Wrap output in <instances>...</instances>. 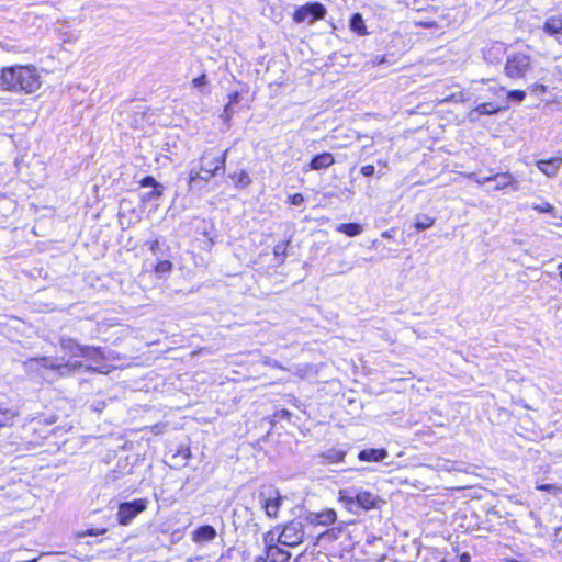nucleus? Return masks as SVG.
Segmentation results:
<instances>
[{
    "instance_id": "obj_51",
    "label": "nucleus",
    "mask_w": 562,
    "mask_h": 562,
    "mask_svg": "<svg viewBox=\"0 0 562 562\" xmlns=\"http://www.w3.org/2000/svg\"><path fill=\"white\" fill-rule=\"evenodd\" d=\"M246 175L244 170L240 171V179Z\"/></svg>"
},
{
    "instance_id": "obj_16",
    "label": "nucleus",
    "mask_w": 562,
    "mask_h": 562,
    "mask_svg": "<svg viewBox=\"0 0 562 562\" xmlns=\"http://www.w3.org/2000/svg\"><path fill=\"white\" fill-rule=\"evenodd\" d=\"M59 346L63 352L71 358H82L83 346L79 344L76 339L61 336L59 338Z\"/></svg>"
},
{
    "instance_id": "obj_3",
    "label": "nucleus",
    "mask_w": 562,
    "mask_h": 562,
    "mask_svg": "<svg viewBox=\"0 0 562 562\" xmlns=\"http://www.w3.org/2000/svg\"><path fill=\"white\" fill-rule=\"evenodd\" d=\"M31 364H36L37 367L45 368L57 372L60 376L70 375L75 372L81 371H97L92 366H87L82 361H64V359L53 358V357H41L30 360Z\"/></svg>"
},
{
    "instance_id": "obj_25",
    "label": "nucleus",
    "mask_w": 562,
    "mask_h": 562,
    "mask_svg": "<svg viewBox=\"0 0 562 562\" xmlns=\"http://www.w3.org/2000/svg\"><path fill=\"white\" fill-rule=\"evenodd\" d=\"M349 27L352 32L358 35L367 34V29L364 24V20L360 13H353L349 21Z\"/></svg>"
},
{
    "instance_id": "obj_31",
    "label": "nucleus",
    "mask_w": 562,
    "mask_h": 562,
    "mask_svg": "<svg viewBox=\"0 0 562 562\" xmlns=\"http://www.w3.org/2000/svg\"><path fill=\"white\" fill-rule=\"evenodd\" d=\"M525 98H526V92L524 90H519V89L510 90L507 92L505 103H507L508 105H509V102L520 103L525 100Z\"/></svg>"
},
{
    "instance_id": "obj_44",
    "label": "nucleus",
    "mask_w": 562,
    "mask_h": 562,
    "mask_svg": "<svg viewBox=\"0 0 562 562\" xmlns=\"http://www.w3.org/2000/svg\"><path fill=\"white\" fill-rule=\"evenodd\" d=\"M446 100L447 101H454V102H464L465 98H464V94L462 92H459V93L452 94L451 97L447 98Z\"/></svg>"
},
{
    "instance_id": "obj_2",
    "label": "nucleus",
    "mask_w": 562,
    "mask_h": 562,
    "mask_svg": "<svg viewBox=\"0 0 562 562\" xmlns=\"http://www.w3.org/2000/svg\"><path fill=\"white\" fill-rule=\"evenodd\" d=\"M339 501L342 502L350 512L357 513L359 509L369 510L375 508L379 497L368 491L352 486L339 491Z\"/></svg>"
},
{
    "instance_id": "obj_36",
    "label": "nucleus",
    "mask_w": 562,
    "mask_h": 562,
    "mask_svg": "<svg viewBox=\"0 0 562 562\" xmlns=\"http://www.w3.org/2000/svg\"><path fill=\"white\" fill-rule=\"evenodd\" d=\"M192 83L194 88L202 90V88L207 85L206 75L202 74L199 77L194 78Z\"/></svg>"
},
{
    "instance_id": "obj_50",
    "label": "nucleus",
    "mask_w": 562,
    "mask_h": 562,
    "mask_svg": "<svg viewBox=\"0 0 562 562\" xmlns=\"http://www.w3.org/2000/svg\"><path fill=\"white\" fill-rule=\"evenodd\" d=\"M7 409H0V419H3V413L5 412Z\"/></svg>"
},
{
    "instance_id": "obj_34",
    "label": "nucleus",
    "mask_w": 562,
    "mask_h": 562,
    "mask_svg": "<svg viewBox=\"0 0 562 562\" xmlns=\"http://www.w3.org/2000/svg\"><path fill=\"white\" fill-rule=\"evenodd\" d=\"M538 491H542V492H547V493H551V494H557L558 492L561 491V488L555 485V484H539L537 485L536 487Z\"/></svg>"
},
{
    "instance_id": "obj_7",
    "label": "nucleus",
    "mask_w": 562,
    "mask_h": 562,
    "mask_svg": "<svg viewBox=\"0 0 562 562\" xmlns=\"http://www.w3.org/2000/svg\"><path fill=\"white\" fill-rule=\"evenodd\" d=\"M147 498H136L119 504L116 521L120 526H128L132 521L148 507Z\"/></svg>"
},
{
    "instance_id": "obj_27",
    "label": "nucleus",
    "mask_w": 562,
    "mask_h": 562,
    "mask_svg": "<svg viewBox=\"0 0 562 562\" xmlns=\"http://www.w3.org/2000/svg\"><path fill=\"white\" fill-rule=\"evenodd\" d=\"M435 224V218L427 214H417L414 218V227L417 232L425 231Z\"/></svg>"
},
{
    "instance_id": "obj_46",
    "label": "nucleus",
    "mask_w": 562,
    "mask_h": 562,
    "mask_svg": "<svg viewBox=\"0 0 562 562\" xmlns=\"http://www.w3.org/2000/svg\"><path fill=\"white\" fill-rule=\"evenodd\" d=\"M179 454H181L186 460L189 459L191 456L189 448H183L179 450Z\"/></svg>"
},
{
    "instance_id": "obj_15",
    "label": "nucleus",
    "mask_w": 562,
    "mask_h": 562,
    "mask_svg": "<svg viewBox=\"0 0 562 562\" xmlns=\"http://www.w3.org/2000/svg\"><path fill=\"white\" fill-rule=\"evenodd\" d=\"M215 175L210 170H202L200 167L191 168L189 172L190 190H202Z\"/></svg>"
},
{
    "instance_id": "obj_47",
    "label": "nucleus",
    "mask_w": 562,
    "mask_h": 562,
    "mask_svg": "<svg viewBox=\"0 0 562 562\" xmlns=\"http://www.w3.org/2000/svg\"><path fill=\"white\" fill-rule=\"evenodd\" d=\"M420 25L424 27H427V29H431V27H435L437 25V23L435 21H428V22H422Z\"/></svg>"
},
{
    "instance_id": "obj_14",
    "label": "nucleus",
    "mask_w": 562,
    "mask_h": 562,
    "mask_svg": "<svg viewBox=\"0 0 562 562\" xmlns=\"http://www.w3.org/2000/svg\"><path fill=\"white\" fill-rule=\"evenodd\" d=\"M508 109V104H496L493 102H483L477 104L468 113L471 122H477L481 115H494Z\"/></svg>"
},
{
    "instance_id": "obj_17",
    "label": "nucleus",
    "mask_w": 562,
    "mask_h": 562,
    "mask_svg": "<svg viewBox=\"0 0 562 562\" xmlns=\"http://www.w3.org/2000/svg\"><path fill=\"white\" fill-rule=\"evenodd\" d=\"M492 182H494L493 190H504L508 187H510L513 191L519 189V182L515 180L514 176L509 172L494 175Z\"/></svg>"
},
{
    "instance_id": "obj_1",
    "label": "nucleus",
    "mask_w": 562,
    "mask_h": 562,
    "mask_svg": "<svg viewBox=\"0 0 562 562\" xmlns=\"http://www.w3.org/2000/svg\"><path fill=\"white\" fill-rule=\"evenodd\" d=\"M41 77L32 65L3 67L0 71V89L10 92L33 93L41 87Z\"/></svg>"
},
{
    "instance_id": "obj_10",
    "label": "nucleus",
    "mask_w": 562,
    "mask_h": 562,
    "mask_svg": "<svg viewBox=\"0 0 562 562\" xmlns=\"http://www.w3.org/2000/svg\"><path fill=\"white\" fill-rule=\"evenodd\" d=\"M290 240H283L274 245L271 249L268 247L260 254V260L262 263H267L268 267L277 268L281 266L286 257V248Z\"/></svg>"
},
{
    "instance_id": "obj_38",
    "label": "nucleus",
    "mask_w": 562,
    "mask_h": 562,
    "mask_svg": "<svg viewBox=\"0 0 562 562\" xmlns=\"http://www.w3.org/2000/svg\"><path fill=\"white\" fill-rule=\"evenodd\" d=\"M554 546L562 549V526L554 529Z\"/></svg>"
},
{
    "instance_id": "obj_12",
    "label": "nucleus",
    "mask_w": 562,
    "mask_h": 562,
    "mask_svg": "<svg viewBox=\"0 0 562 562\" xmlns=\"http://www.w3.org/2000/svg\"><path fill=\"white\" fill-rule=\"evenodd\" d=\"M225 154L220 150L205 151L200 159L202 170H210L216 176L224 168Z\"/></svg>"
},
{
    "instance_id": "obj_28",
    "label": "nucleus",
    "mask_w": 562,
    "mask_h": 562,
    "mask_svg": "<svg viewBox=\"0 0 562 562\" xmlns=\"http://www.w3.org/2000/svg\"><path fill=\"white\" fill-rule=\"evenodd\" d=\"M248 363H251L252 368H255L257 363L262 367H273L276 364L257 351H248Z\"/></svg>"
},
{
    "instance_id": "obj_26",
    "label": "nucleus",
    "mask_w": 562,
    "mask_h": 562,
    "mask_svg": "<svg viewBox=\"0 0 562 562\" xmlns=\"http://www.w3.org/2000/svg\"><path fill=\"white\" fill-rule=\"evenodd\" d=\"M346 452L339 449H329L321 454V458L325 460L324 463H338L344 461Z\"/></svg>"
},
{
    "instance_id": "obj_35",
    "label": "nucleus",
    "mask_w": 562,
    "mask_h": 562,
    "mask_svg": "<svg viewBox=\"0 0 562 562\" xmlns=\"http://www.w3.org/2000/svg\"><path fill=\"white\" fill-rule=\"evenodd\" d=\"M533 210L540 213H553L554 206L548 202H542L541 204L533 205Z\"/></svg>"
},
{
    "instance_id": "obj_13",
    "label": "nucleus",
    "mask_w": 562,
    "mask_h": 562,
    "mask_svg": "<svg viewBox=\"0 0 562 562\" xmlns=\"http://www.w3.org/2000/svg\"><path fill=\"white\" fill-rule=\"evenodd\" d=\"M139 186L142 188H150L149 191L140 194V201L143 203L157 201L164 193V186L160 182H158L153 176H145L139 181Z\"/></svg>"
},
{
    "instance_id": "obj_37",
    "label": "nucleus",
    "mask_w": 562,
    "mask_h": 562,
    "mask_svg": "<svg viewBox=\"0 0 562 562\" xmlns=\"http://www.w3.org/2000/svg\"><path fill=\"white\" fill-rule=\"evenodd\" d=\"M530 92L536 95H541L547 92V87L541 83H535L530 87Z\"/></svg>"
},
{
    "instance_id": "obj_22",
    "label": "nucleus",
    "mask_w": 562,
    "mask_h": 562,
    "mask_svg": "<svg viewBox=\"0 0 562 562\" xmlns=\"http://www.w3.org/2000/svg\"><path fill=\"white\" fill-rule=\"evenodd\" d=\"M82 358L92 362L93 364H100L104 360V352L101 347L85 345Z\"/></svg>"
},
{
    "instance_id": "obj_19",
    "label": "nucleus",
    "mask_w": 562,
    "mask_h": 562,
    "mask_svg": "<svg viewBox=\"0 0 562 562\" xmlns=\"http://www.w3.org/2000/svg\"><path fill=\"white\" fill-rule=\"evenodd\" d=\"M335 164V158L330 153L324 151L322 154L315 155L310 164V170H322L330 167Z\"/></svg>"
},
{
    "instance_id": "obj_33",
    "label": "nucleus",
    "mask_w": 562,
    "mask_h": 562,
    "mask_svg": "<svg viewBox=\"0 0 562 562\" xmlns=\"http://www.w3.org/2000/svg\"><path fill=\"white\" fill-rule=\"evenodd\" d=\"M148 244H149V250L155 257L159 258L162 256L161 245H160V240L158 238H156L155 240H153Z\"/></svg>"
},
{
    "instance_id": "obj_18",
    "label": "nucleus",
    "mask_w": 562,
    "mask_h": 562,
    "mask_svg": "<svg viewBox=\"0 0 562 562\" xmlns=\"http://www.w3.org/2000/svg\"><path fill=\"white\" fill-rule=\"evenodd\" d=\"M389 453L384 448H369L360 450L358 459L363 462H380L387 458Z\"/></svg>"
},
{
    "instance_id": "obj_20",
    "label": "nucleus",
    "mask_w": 562,
    "mask_h": 562,
    "mask_svg": "<svg viewBox=\"0 0 562 562\" xmlns=\"http://www.w3.org/2000/svg\"><path fill=\"white\" fill-rule=\"evenodd\" d=\"M216 537V530L211 525H203L196 528L192 533V540L196 543L212 541Z\"/></svg>"
},
{
    "instance_id": "obj_42",
    "label": "nucleus",
    "mask_w": 562,
    "mask_h": 562,
    "mask_svg": "<svg viewBox=\"0 0 562 562\" xmlns=\"http://www.w3.org/2000/svg\"><path fill=\"white\" fill-rule=\"evenodd\" d=\"M231 100L228 104L225 106V113L228 115L233 110V103L239 98V94L236 92L234 95H229Z\"/></svg>"
},
{
    "instance_id": "obj_9",
    "label": "nucleus",
    "mask_w": 562,
    "mask_h": 562,
    "mask_svg": "<svg viewBox=\"0 0 562 562\" xmlns=\"http://www.w3.org/2000/svg\"><path fill=\"white\" fill-rule=\"evenodd\" d=\"M266 552L265 557H258L255 562H289L291 553L273 543L274 533L268 532L265 535Z\"/></svg>"
},
{
    "instance_id": "obj_24",
    "label": "nucleus",
    "mask_w": 562,
    "mask_h": 562,
    "mask_svg": "<svg viewBox=\"0 0 562 562\" xmlns=\"http://www.w3.org/2000/svg\"><path fill=\"white\" fill-rule=\"evenodd\" d=\"M336 231L349 237H356L362 233L363 228L359 223H342L336 227Z\"/></svg>"
},
{
    "instance_id": "obj_21",
    "label": "nucleus",
    "mask_w": 562,
    "mask_h": 562,
    "mask_svg": "<svg viewBox=\"0 0 562 562\" xmlns=\"http://www.w3.org/2000/svg\"><path fill=\"white\" fill-rule=\"evenodd\" d=\"M561 164H562V158H552V159H548V160H539L537 162V167L546 176L555 177L560 169Z\"/></svg>"
},
{
    "instance_id": "obj_45",
    "label": "nucleus",
    "mask_w": 562,
    "mask_h": 562,
    "mask_svg": "<svg viewBox=\"0 0 562 562\" xmlns=\"http://www.w3.org/2000/svg\"><path fill=\"white\" fill-rule=\"evenodd\" d=\"M457 559H458V561H453V562H470L471 557L469 553H462L461 555L456 557L454 560H457Z\"/></svg>"
},
{
    "instance_id": "obj_40",
    "label": "nucleus",
    "mask_w": 562,
    "mask_h": 562,
    "mask_svg": "<svg viewBox=\"0 0 562 562\" xmlns=\"http://www.w3.org/2000/svg\"><path fill=\"white\" fill-rule=\"evenodd\" d=\"M14 417V413L11 412L10 409H7L4 413H3V419H0V428L4 427L8 425V423L13 419Z\"/></svg>"
},
{
    "instance_id": "obj_30",
    "label": "nucleus",
    "mask_w": 562,
    "mask_h": 562,
    "mask_svg": "<svg viewBox=\"0 0 562 562\" xmlns=\"http://www.w3.org/2000/svg\"><path fill=\"white\" fill-rule=\"evenodd\" d=\"M291 416H292V413L290 411H288L285 408L278 409L272 414L270 423L272 425H277L283 420L290 423Z\"/></svg>"
},
{
    "instance_id": "obj_48",
    "label": "nucleus",
    "mask_w": 562,
    "mask_h": 562,
    "mask_svg": "<svg viewBox=\"0 0 562 562\" xmlns=\"http://www.w3.org/2000/svg\"><path fill=\"white\" fill-rule=\"evenodd\" d=\"M492 180H493V176L482 177V178L477 179V182L481 183V184H484V183H487V182H492Z\"/></svg>"
},
{
    "instance_id": "obj_11",
    "label": "nucleus",
    "mask_w": 562,
    "mask_h": 562,
    "mask_svg": "<svg viewBox=\"0 0 562 562\" xmlns=\"http://www.w3.org/2000/svg\"><path fill=\"white\" fill-rule=\"evenodd\" d=\"M304 521H306L307 527H328L333 525L337 519V514L334 509L327 508L322 512H308L302 515Z\"/></svg>"
},
{
    "instance_id": "obj_39",
    "label": "nucleus",
    "mask_w": 562,
    "mask_h": 562,
    "mask_svg": "<svg viewBox=\"0 0 562 562\" xmlns=\"http://www.w3.org/2000/svg\"><path fill=\"white\" fill-rule=\"evenodd\" d=\"M290 203L295 206L302 205L304 196L301 193H295L289 196Z\"/></svg>"
},
{
    "instance_id": "obj_6",
    "label": "nucleus",
    "mask_w": 562,
    "mask_h": 562,
    "mask_svg": "<svg viewBox=\"0 0 562 562\" xmlns=\"http://www.w3.org/2000/svg\"><path fill=\"white\" fill-rule=\"evenodd\" d=\"M531 68V57L526 53L517 52L507 57L504 72L508 78L520 79L525 78Z\"/></svg>"
},
{
    "instance_id": "obj_29",
    "label": "nucleus",
    "mask_w": 562,
    "mask_h": 562,
    "mask_svg": "<svg viewBox=\"0 0 562 562\" xmlns=\"http://www.w3.org/2000/svg\"><path fill=\"white\" fill-rule=\"evenodd\" d=\"M504 46L502 43H496L493 46H491L485 53L484 57L487 61L491 63H497L498 61V55L504 53Z\"/></svg>"
},
{
    "instance_id": "obj_43",
    "label": "nucleus",
    "mask_w": 562,
    "mask_h": 562,
    "mask_svg": "<svg viewBox=\"0 0 562 562\" xmlns=\"http://www.w3.org/2000/svg\"><path fill=\"white\" fill-rule=\"evenodd\" d=\"M105 531H106V529H104V528H102V529L90 528V529L86 530L82 533V536H99V535H103Z\"/></svg>"
},
{
    "instance_id": "obj_8",
    "label": "nucleus",
    "mask_w": 562,
    "mask_h": 562,
    "mask_svg": "<svg viewBox=\"0 0 562 562\" xmlns=\"http://www.w3.org/2000/svg\"><path fill=\"white\" fill-rule=\"evenodd\" d=\"M326 13L327 10L321 2H307L294 11L293 20L296 23L306 22L311 25L318 20H323Z\"/></svg>"
},
{
    "instance_id": "obj_23",
    "label": "nucleus",
    "mask_w": 562,
    "mask_h": 562,
    "mask_svg": "<svg viewBox=\"0 0 562 562\" xmlns=\"http://www.w3.org/2000/svg\"><path fill=\"white\" fill-rule=\"evenodd\" d=\"M543 31L548 35H562V16H550L543 24Z\"/></svg>"
},
{
    "instance_id": "obj_49",
    "label": "nucleus",
    "mask_w": 562,
    "mask_h": 562,
    "mask_svg": "<svg viewBox=\"0 0 562 562\" xmlns=\"http://www.w3.org/2000/svg\"><path fill=\"white\" fill-rule=\"evenodd\" d=\"M328 533H329L328 531L319 532V533L317 535V540H321V539H323V538L327 537V536H328Z\"/></svg>"
},
{
    "instance_id": "obj_5",
    "label": "nucleus",
    "mask_w": 562,
    "mask_h": 562,
    "mask_svg": "<svg viewBox=\"0 0 562 562\" xmlns=\"http://www.w3.org/2000/svg\"><path fill=\"white\" fill-rule=\"evenodd\" d=\"M266 515L270 518H277L278 512L284 501L279 491L272 485H263L258 493L254 495Z\"/></svg>"
},
{
    "instance_id": "obj_32",
    "label": "nucleus",
    "mask_w": 562,
    "mask_h": 562,
    "mask_svg": "<svg viewBox=\"0 0 562 562\" xmlns=\"http://www.w3.org/2000/svg\"><path fill=\"white\" fill-rule=\"evenodd\" d=\"M172 270V263L169 260H159L155 266V272L157 274H165Z\"/></svg>"
},
{
    "instance_id": "obj_41",
    "label": "nucleus",
    "mask_w": 562,
    "mask_h": 562,
    "mask_svg": "<svg viewBox=\"0 0 562 562\" xmlns=\"http://www.w3.org/2000/svg\"><path fill=\"white\" fill-rule=\"evenodd\" d=\"M360 172L364 176V177H371L374 175L375 172V168L373 165H366V166H362L361 169H360Z\"/></svg>"
},
{
    "instance_id": "obj_4",
    "label": "nucleus",
    "mask_w": 562,
    "mask_h": 562,
    "mask_svg": "<svg viewBox=\"0 0 562 562\" xmlns=\"http://www.w3.org/2000/svg\"><path fill=\"white\" fill-rule=\"evenodd\" d=\"M307 524L302 515L285 524L278 536L279 543L295 547L303 542L306 536Z\"/></svg>"
}]
</instances>
